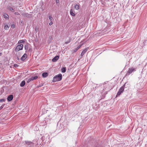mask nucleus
Here are the masks:
<instances>
[{
  "mask_svg": "<svg viewBox=\"0 0 147 147\" xmlns=\"http://www.w3.org/2000/svg\"><path fill=\"white\" fill-rule=\"evenodd\" d=\"M62 75L60 74L54 77L53 81V82L59 81L62 80Z\"/></svg>",
  "mask_w": 147,
  "mask_h": 147,
  "instance_id": "nucleus-1",
  "label": "nucleus"
},
{
  "mask_svg": "<svg viewBox=\"0 0 147 147\" xmlns=\"http://www.w3.org/2000/svg\"><path fill=\"white\" fill-rule=\"evenodd\" d=\"M136 68L134 67H131L129 68L128 71L126 74V76H129L133 72H134L136 71Z\"/></svg>",
  "mask_w": 147,
  "mask_h": 147,
  "instance_id": "nucleus-2",
  "label": "nucleus"
},
{
  "mask_svg": "<svg viewBox=\"0 0 147 147\" xmlns=\"http://www.w3.org/2000/svg\"><path fill=\"white\" fill-rule=\"evenodd\" d=\"M24 47V45L22 44H20L17 45L15 49L16 52H17L20 50H22Z\"/></svg>",
  "mask_w": 147,
  "mask_h": 147,
  "instance_id": "nucleus-3",
  "label": "nucleus"
},
{
  "mask_svg": "<svg viewBox=\"0 0 147 147\" xmlns=\"http://www.w3.org/2000/svg\"><path fill=\"white\" fill-rule=\"evenodd\" d=\"M125 83L121 86L119 89L118 92L117 93L116 96L120 95L121 93H122L124 90V88L125 86Z\"/></svg>",
  "mask_w": 147,
  "mask_h": 147,
  "instance_id": "nucleus-4",
  "label": "nucleus"
},
{
  "mask_svg": "<svg viewBox=\"0 0 147 147\" xmlns=\"http://www.w3.org/2000/svg\"><path fill=\"white\" fill-rule=\"evenodd\" d=\"M25 142L27 147H33L34 146V144L32 142L27 141H25Z\"/></svg>",
  "mask_w": 147,
  "mask_h": 147,
  "instance_id": "nucleus-5",
  "label": "nucleus"
},
{
  "mask_svg": "<svg viewBox=\"0 0 147 147\" xmlns=\"http://www.w3.org/2000/svg\"><path fill=\"white\" fill-rule=\"evenodd\" d=\"M13 98V95H9L7 98V100L8 101H11Z\"/></svg>",
  "mask_w": 147,
  "mask_h": 147,
  "instance_id": "nucleus-6",
  "label": "nucleus"
},
{
  "mask_svg": "<svg viewBox=\"0 0 147 147\" xmlns=\"http://www.w3.org/2000/svg\"><path fill=\"white\" fill-rule=\"evenodd\" d=\"M59 58V56H56L52 59V61L53 62H55Z\"/></svg>",
  "mask_w": 147,
  "mask_h": 147,
  "instance_id": "nucleus-7",
  "label": "nucleus"
},
{
  "mask_svg": "<svg viewBox=\"0 0 147 147\" xmlns=\"http://www.w3.org/2000/svg\"><path fill=\"white\" fill-rule=\"evenodd\" d=\"M88 48H86L85 49L82 51V53L80 54V56L81 57H82L83 56L84 54L88 51Z\"/></svg>",
  "mask_w": 147,
  "mask_h": 147,
  "instance_id": "nucleus-8",
  "label": "nucleus"
},
{
  "mask_svg": "<svg viewBox=\"0 0 147 147\" xmlns=\"http://www.w3.org/2000/svg\"><path fill=\"white\" fill-rule=\"evenodd\" d=\"M27 57V54L26 53H24L21 58V60L22 61H24L26 59Z\"/></svg>",
  "mask_w": 147,
  "mask_h": 147,
  "instance_id": "nucleus-9",
  "label": "nucleus"
},
{
  "mask_svg": "<svg viewBox=\"0 0 147 147\" xmlns=\"http://www.w3.org/2000/svg\"><path fill=\"white\" fill-rule=\"evenodd\" d=\"M7 9L11 12H13L14 11V10L10 6H8L7 7Z\"/></svg>",
  "mask_w": 147,
  "mask_h": 147,
  "instance_id": "nucleus-10",
  "label": "nucleus"
},
{
  "mask_svg": "<svg viewBox=\"0 0 147 147\" xmlns=\"http://www.w3.org/2000/svg\"><path fill=\"white\" fill-rule=\"evenodd\" d=\"M3 15L4 16V18L5 19H7V20H9V16L7 14L5 13H4L3 14Z\"/></svg>",
  "mask_w": 147,
  "mask_h": 147,
  "instance_id": "nucleus-11",
  "label": "nucleus"
},
{
  "mask_svg": "<svg viewBox=\"0 0 147 147\" xmlns=\"http://www.w3.org/2000/svg\"><path fill=\"white\" fill-rule=\"evenodd\" d=\"M42 76L43 78H46L48 75L47 73L46 72H43L42 74Z\"/></svg>",
  "mask_w": 147,
  "mask_h": 147,
  "instance_id": "nucleus-12",
  "label": "nucleus"
},
{
  "mask_svg": "<svg viewBox=\"0 0 147 147\" xmlns=\"http://www.w3.org/2000/svg\"><path fill=\"white\" fill-rule=\"evenodd\" d=\"M26 82L24 80L22 81L20 84V86L21 87L24 86Z\"/></svg>",
  "mask_w": 147,
  "mask_h": 147,
  "instance_id": "nucleus-13",
  "label": "nucleus"
},
{
  "mask_svg": "<svg viewBox=\"0 0 147 147\" xmlns=\"http://www.w3.org/2000/svg\"><path fill=\"white\" fill-rule=\"evenodd\" d=\"M70 14L71 15L73 16H75V14L74 13V11H73L72 9H71L70 10Z\"/></svg>",
  "mask_w": 147,
  "mask_h": 147,
  "instance_id": "nucleus-14",
  "label": "nucleus"
},
{
  "mask_svg": "<svg viewBox=\"0 0 147 147\" xmlns=\"http://www.w3.org/2000/svg\"><path fill=\"white\" fill-rule=\"evenodd\" d=\"M66 68L65 67H63L61 68V71L62 73H65L66 71Z\"/></svg>",
  "mask_w": 147,
  "mask_h": 147,
  "instance_id": "nucleus-15",
  "label": "nucleus"
},
{
  "mask_svg": "<svg viewBox=\"0 0 147 147\" xmlns=\"http://www.w3.org/2000/svg\"><path fill=\"white\" fill-rule=\"evenodd\" d=\"M10 26V25H8L7 24H6L4 27V29L6 30H8L9 27Z\"/></svg>",
  "mask_w": 147,
  "mask_h": 147,
  "instance_id": "nucleus-16",
  "label": "nucleus"
},
{
  "mask_svg": "<svg viewBox=\"0 0 147 147\" xmlns=\"http://www.w3.org/2000/svg\"><path fill=\"white\" fill-rule=\"evenodd\" d=\"M38 78V77L37 76H34L32 77L31 78V80L32 79V80H36Z\"/></svg>",
  "mask_w": 147,
  "mask_h": 147,
  "instance_id": "nucleus-17",
  "label": "nucleus"
},
{
  "mask_svg": "<svg viewBox=\"0 0 147 147\" xmlns=\"http://www.w3.org/2000/svg\"><path fill=\"white\" fill-rule=\"evenodd\" d=\"M74 8L76 10H78L79 9V6L78 5H76L74 6Z\"/></svg>",
  "mask_w": 147,
  "mask_h": 147,
  "instance_id": "nucleus-18",
  "label": "nucleus"
},
{
  "mask_svg": "<svg viewBox=\"0 0 147 147\" xmlns=\"http://www.w3.org/2000/svg\"><path fill=\"white\" fill-rule=\"evenodd\" d=\"M81 47V45H78L77 47L74 49V51L75 52L76 51L78 50Z\"/></svg>",
  "mask_w": 147,
  "mask_h": 147,
  "instance_id": "nucleus-19",
  "label": "nucleus"
},
{
  "mask_svg": "<svg viewBox=\"0 0 147 147\" xmlns=\"http://www.w3.org/2000/svg\"><path fill=\"white\" fill-rule=\"evenodd\" d=\"M49 18L50 22H52V21L53 20V18L51 16H49Z\"/></svg>",
  "mask_w": 147,
  "mask_h": 147,
  "instance_id": "nucleus-20",
  "label": "nucleus"
},
{
  "mask_svg": "<svg viewBox=\"0 0 147 147\" xmlns=\"http://www.w3.org/2000/svg\"><path fill=\"white\" fill-rule=\"evenodd\" d=\"M24 41L23 40H19L18 42V44H21L24 43Z\"/></svg>",
  "mask_w": 147,
  "mask_h": 147,
  "instance_id": "nucleus-21",
  "label": "nucleus"
},
{
  "mask_svg": "<svg viewBox=\"0 0 147 147\" xmlns=\"http://www.w3.org/2000/svg\"><path fill=\"white\" fill-rule=\"evenodd\" d=\"M5 99L2 98V99H0V102H5Z\"/></svg>",
  "mask_w": 147,
  "mask_h": 147,
  "instance_id": "nucleus-22",
  "label": "nucleus"
},
{
  "mask_svg": "<svg viewBox=\"0 0 147 147\" xmlns=\"http://www.w3.org/2000/svg\"><path fill=\"white\" fill-rule=\"evenodd\" d=\"M24 48L25 50H27L28 48V45H25L24 46Z\"/></svg>",
  "mask_w": 147,
  "mask_h": 147,
  "instance_id": "nucleus-23",
  "label": "nucleus"
},
{
  "mask_svg": "<svg viewBox=\"0 0 147 147\" xmlns=\"http://www.w3.org/2000/svg\"><path fill=\"white\" fill-rule=\"evenodd\" d=\"M19 65L17 64H15L14 65V66L15 67H18Z\"/></svg>",
  "mask_w": 147,
  "mask_h": 147,
  "instance_id": "nucleus-24",
  "label": "nucleus"
},
{
  "mask_svg": "<svg viewBox=\"0 0 147 147\" xmlns=\"http://www.w3.org/2000/svg\"><path fill=\"white\" fill-rule=\"evenodd\" d=\"M15 15H17V16L20 15V13H19L17 12H15Z\"/></svg>",
  "mask_w": 147,
  "mask_h": 147,
  "instance_id": "nucleus-25",
  "label": "nucleus"
},
{
  "mask_svg": "<svg viewBox=\"0 0 147 147\" xmlns=\"http://www.w3.org/2000/svg\"><path fill=\"white\" fill-rule=\"evenodd\" d=\"M31 81H32V79L31 80V78L28 79L27 82H30Z\"/></svg>",
  "mask_w": 147,
  "mask_h": 147,
  "instance_id": "nucleus-26",
  "label": "nucleus"
},
{
  "mask_svg": "<svg viewBox=\"0 0 147 147\" xmlns=\"http://www.w3.org/2000/svg\"><path fill=\"white\" fill-rule=\"evenodd\" d=\"M53 24L52 22H50L49 23V25L50 26L51 25Z\"/></svg>",
  "mask_w": 147,
  "mask_h": 147,
  "instance_id": "nucleus-27",
  "label": "nucleus"
},
{
  "mask_svg": "<svg viewBox=\"0 0 147 147\" xmlns=\"http://www.w3.org/2000/svg\"><path fill=\"white\" fill-rule=\"evenodd\" d=\"M11 27L13 28H15V25L12 24L11 26Z\"/></svg>",
  "mask_w": 147,
  "mask_h": 147,
  "instance_id": "nucleus-28",
  "label": "nucleus"
},
{
  "mask_svg": "<svg viewBox=\"0 0 147 147\" xmlns=\"http://www.w3.org/2000/svg\"><path fill=\"white\" fill-rule=\"evenodd\" d=\"M70 42V40H69V41H66V42H65V43L66 44H68Z\"/></svg>",
  "mask_w": 147,
  "mask_h": 147,
  "instance_id": "nucleus-29",
  "label": "nucleus"
},
{
  "mask_svg": "<svg viewBox=\"0 0 147 147\" xmlns=\"http://www.w3.org/2000/svg\"><path fill=\"white\" fill-rule=\"evenodd\" d=\"M59 2V0H56V2L57 3H58Z\"/></svg>",
  "mask_w": 147,
  "mask_h": 147,
  "instance_id": "nucleus-30",
  "label": "nucleus"
},
{
  "mask_svg": "<svg viewBox=\"0 0 147 147\" xmlns=\"http://www.w3.org/2000/svg\"><path fill=\"white\" fill-rule=\"evenodd\" d=\"M48 136H49V135H48L47 134H46L45 135V137H47Z\"/></svg>",
  "mask_w": 147,
  "mask_h": 147,
  "instance_id": "nucleus-31",
  "label": "nucleus"
},
{
  "mask_svg": "<svg viewBox=\"0 0 147 147\" xmlns=\"http://www.w3.org/2000/svg\"><path fill=\"white\" fill-rule=\"evenodd\" d=\"M3 105L1 106L0 107V109H3Z\"/></svg>",
  "mask_w": 147,
  "mask_h": 147,
  "instance_id": "nucleus-32",
  "label": "nucleus"
},
{
  "mask_svg": "<svg viewBox=\"0 0 147 147\" xmlns=\"http://www.w3.org/2000/svg\"><path fill=\"white\" fill-rule=\"evenodd\" d=\"M35 30L36 31H38V29L36 28H35Z\"/></svg>",
  "mask_w": 147,
  "mask_h": 147,
  "instance_id": "nucleus-33",
  "label": "nucleus"
},
{
  "mask_svg": "<svg viewBox=\"0 0 147 147\" xmlns=\"http://www.w3.org/2000/svg\"><path fill=\"white\" fill-rule=\"evenodd\" d=\"M29 15H30L28 14H26V17H28V16H29Z\"/></svg>",
  "mask_w": 147,
  "mask_h": 147,
  "instance_id": "nucleus-34",
  "label": "nucleus"
},
{
  "mask_svg": "<svg viewBox=\"0 0 147 147\" xmlns=\"http://www.w3.org/2000/svg\"><path fill=\"white\" fill-rule=\"evenodd\" d=\"M62 131H63V132H64V131H65V130H64Z\"/></svg>",
  "mask_w": 147,
  "mask_h": 147,
  "instance_id": "nucleus-35",
  "label": "nucleus"
},
{
  "mask_svg": "<svg viewBox=\"0 0 147 147\" xmlns=\"http://www.w3.org/2000/svg\"><path fill=\"white\" fill-rule=\"evenodd\" d=\"M42 138H43V137L41 138V139H42Z\"/></svg>",
  "mask_w": 147,
  "mask_h": 147,
  "instance_id": "nucleus-36",
  "label": "nucleus"
},
{
  "mask_svg": "<svg viewBox=\"0 0 147 147\" xmlns=\"http://www.w3.org/2000/svg\"><path fill=\"white\" fill-rule=\"evenodd\" d=\"M18 59H19V58L18 57Z\"/></svg>",
  "mask_w": 147,
  "mask_h": 147,
  "instance_id": "nucleus-37",
  "label": "nucleus"
},
{
  "mask_svg": "<svg viewBox=\"0 0 147 147\" xmlns=\"http://www.w3.org/2000/svg\"><path fill=\"white\" fill-rule=\"evenodd\" d=\"M41 86H39V87H40Z\"/></svg>",
  "mask_w": 147,
  "mask_h": 147,
  "instance_id": "nucleus-38",
  "label": "nucleus"
}]
</instances>
